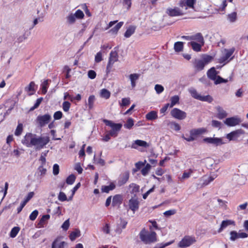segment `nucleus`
<instances>
[{
  "label": "nucleus",
  "instance_id": "1",
  "mask_svg": "<svg viewBox=\"0 0 248 248\" xmlns=\"http://www.w3.org/2000/svg\"><path fill=\"white\" fill-rule=\"evenodd\" d=\"M140 238L145 244H150L157 241L156 233L152 231L149 232L143 228L139 233Z\"/></svg>",
  "mask_w": 248,
  "mask_h": 248
},
{
  "label": "nucleus",
  "instance_id": "2",
  "mask_svg": "<svg viewBox=\"0 0 248 248\" xmlns=\"http://www.w3.org/2000/svg\"><path fill=\"white\" fill-rule=\"evenodd\" d=\"M50 141L48 136H38L34 134L32 146H34L36 150L43 148Z\"/></svg>",
  "mask_w": 248,
  "mask_h": 248
},
{
  "label": "nucleus",
  "instance_id": "3",
  "mask_svg": "<svg viewBox=\"0 0 248 248\" xmlns=\"http://www.w3.org/2000/svg\"><path fill=\"white\" fill-rule=\"evenodd\" d=\"M103 122L107 125L111 127V130L109 131L110 136L114 137H117L118 135V132L121 130L122 127V124H115L112 121L107 119H104Z\"/></svg>",
  "mask_w": 248,
  "mask_h": 248
},
{
  "label": "nucleus",
  "instance_id": "4",
  "mask_svg": "<svg viewBox=\"0 0 248 248\" xmlns=\"http://www.w3.org/2000/svg\"><path fill=\"white\" fill-rule=\"evenodd\" d=\"M196 242L194 237L185 236L178 243V247L180 248H186L194 244Z\"/></svg>",
  "mask_w": 248,
  "mask_h": 248
},
{
  "label": "nucleus",
  "instance_id": "5",
  "mask_svg": "<svg viewBox=\"0 0 248 248\" xmlns=\"http://www.w3.org/2000/svg\"><path fill=\"white\" fill-rule=\"evenodd\" d=\"M170 115L174 118L182 120L187 116L186 113L178 108H174L170 111Z\"/></svg>",
  "mask_w": 248,
  "mask_h": 248
},
{
  "label": "nucleus",
  "instance_id": "6",
  "mask_svg": "<svg viewBox=\"0 0 248 248\" xmlns=\"http://www.w3.org/2000/svg\"><path fill=\"white\" fill-rule=\"evenodd\" d=\"M51 119V116L49 114L43 115H39L36 119V121L41 127L45 126L48 124Z\"/></svg>",
  "mask_w": 248,
  "mask_h": 248
},
{
  "label": "nucleus",
  "instance_id": "7",
  "mask_svg": "<svg viewBox=\"0 0 248 248\" xmlns=\"http://www.w3.org/2000/svg\"><path fill=\"white\" fill-rule=\"evenodd\" d=\"M235 51V48L232 47L230 49H224L221 57L222 62H225L226 61H231L232 59L233 55Z\"/></svg>",
  "mask_w": 248,
  "mask_h": 248
},
{
  "label": "nucleus",
  "instance_id": "8",
  "mask_svg": "<svg viewBox=\"0 0 248 248\" xmlns=\"http://www.w3.org/2000/svg\"><path fill=\"white\" fill-rule=\"evenodd\" d=\"M244 134L245 131L243 129H239L227 134L226 138L228 139L229 141L236 140L240 135Z\"/></svg>",
  "mask_w": 248,
  "mask_h": 248
},
{
  "label": "nucleus",
  "instance_id": "9",
  "mask_svg": "<svg viewBox=\"0 0 248 248\" xmlns=\"http://www.w3.org/2000/svg\"><path fill=\"white\" fill-rule=\"evenodd\" d=\"M35 134L31 133H27L24 136V138L22 140L21 142L24 145H25L28 147H32V143Z\"/></svg>",
  "mask_w": 248,
  "mask_h": 248
},
{
  "label": "nucleus",
  "instance_id": "10",
  "mask_svg": "<svg viewBox=\"0 0 248 248\" xmlns=\"http://www.w3.org/2000/svg\"><path fill=\"white\" fill-rule=\"evenodd\" d=\"M203 141L208 143L214 144L216 146H219L226 143L224 142L222 138H205L203 139Z\"/></svg>",
  "mask_w": 248,
  "mask_h": 248
},
{
  "label": "nucleus",
  "instance_id": "11",
  "mask_svg": "<svg viewBox=\"0 0 248 248\" xmlns=\"http://www.w3.org/2000/svg\"><path fill=\"white\" fill-rule=\"evenodd\" d=\"M242 122L240 118L236 117L227 118L224 121V124L229 126H234L239 124Z\"/></svg>",
  "mask_w": 248,
  "mask_h": 248
},
{
  "label": "nucleus",
  "instance_id": "12",
  "mask_svg": "<svg viewBox=\"0 0 248 248\" xmlns=\"http://www.w3.org/2000/svg\"><path fill=\"white\" fill-rule=\"evenodd\" d=\"M166 13L170 16H177L184 15L183 12L178 7L169 8L167 9Z\"/></svg>",
  "mask_w": 248,
  "mask_h": 248
},
{
  "label": "nucleus",
  "instance_id": "13",
  "mask_svg": "<svg viewBox=\"0 0 248 248\" xmlns=\"http://www.w3.org/2000/svg\"><path fill=\"white\" fill-rule=\"evenodd\" d=\"M139 202L137 198H132L129 200V207L133 213L139 208Z\"/></svg>",
  "mask_w": 248,
  "mask_h": 248
},
{
  "label": "nucleus",
  "instance_id": "14",
  "mask_svg": "<svg viewBox=\"0 0 248 248\" xmlns=\"http://www.w3.org/2000/svg\"><path fill=\"white\" fill-rule=\"evenodd\" d=\"M34 195V193L33 192H30L28 194L24 201L21 203L20 206L17 208V211L18 213H20L22 211L23 208L25 206L26 203L33 197Z\"/></svg>",
  "mask_w": 248,
  "mask_h": 248
},
{
  "label": "nucleus",
  "instance_id": "15",
  "mask_svg": "<svg viewBox=\"0 0 248 248\" xmlns=\"http://www.w3.org/2000/svg\"><path fill=\"white\" fill-rule=\"evenodd\" d=\"M138 146L147 148L149 146V144L145 141L140 140H135L134 142L132 143L131 145V148L133 149H137L138 148Z\"/></svg>",
  "mask_w": 248,
  "mask_h": 248
},
{
  "label": "nucleus",
  "instance_id": "16",
  "mask_svg": "<svg viewBox=\"0 0 248 248\" xmlns=\"http://www.w3.org/2000/svg\"><path fill=\"white\" fill-rule=\"evenodd\" d=\"M118 47H115L110 53L108 62H116L118 61Z\"/></svg>",
  "mask_w": 248,
  "mask_h": 248
},
{
  "label": "nucleus",
  "instance_id": "17",
  "mask_svg": "<svg viewBox=\"0 0 248 248\" xmlns=\"http://www.w3.org/2000/svg\"><path fill=\"white\" fill-rule=\"evenodd\" d=\"M129 174L128 172H125L122 176L119 178L118 181V185L121 186L125 184L129 179Z\"/></svg>",
  "mask_w": 248,
  "mask_h": 248
},
{
  "label": "nucleus",
  "instance_id": "18",
  "mask_svg": "<svg viewBox=\"0 0 248 248\" xmlns=\"http://www.w3.org/2000/svg\"><path fill=\"white\" fill-rule=\"evenodd\" d=\"M120 223L118 224L117 228L115 230V232L119 234H120L122 232V229H124L127 224V221L124 220L123 218H120Z\"/></svg>",
  "mask_w": 248,
  "mask_h": 248
},
{
  "label": "nucleus",
  "instance_id": "19",
  "mask_svg": "<svg viewBox=\"0 0 248 248\" xmlns=\"http://www.w3.org/2000/svg\"><path fill=\"white\" fill-rule=\"evenodd\" d=\"M231 225H235V222L234 221L232 220H225L222 221L221 224L220 225V227L218 230V232H220L222 231V230L226 228L228 226Z\"/></svg>",
  "mask_w": 248,
  "mask_h": 248
},
{
  "label": "nucleus",
  "instance_id": "20",
  "mask_svg": "<svg viewBox=\"0 0 248 248\" xmlns=\"http://www.w3.org/2000/svg\"><path fill=\"white\" fill-rule=\"evenodd\" d=\"M217 73L215 67H213L211 68L207 73L208 78L211 80L215 81L217 76Z\"/></svg>",
  "mask_w": 248,
  "mask_h": 248
},
{
  "label": "nucleus",
  "instance_id": "21",
  "mask_svg": "<svg viewBox=\"0 0 248 248\" xmlns=\"http://www.w3.org/2000/svg\"><path fill=\"white\" fill-rule=\"evenodd\" d=\"M192 40L196 41L198 43L202 44V45H203L204 44L203 37L200 32L197 33L192 35Z\"/></svg>",
  "mask_w": 248,
  "mask_h": 248
},
{
  "label": "nucleus",
  "instance_id": "22",
  "mask_svg": "<svg viewBox=\"0 0 248 248\" xmlns=\"http://www.w3.org/2000/svg\"><path fill=\"white\" fill-rule=\"evenodd\" d=\"M216 109L217 111V117L219 119H223L227 116V112L220 107L217 106Z\"/></svg>",
  "mask_w": 248,
  "mask_h": 248
},
{
  "label": "nucleus",
  "instance_id": "23",
  "mask_svg": "<svg viewBox=\"0 0 248 248\" xmlns=\"http://www.w3.org/2000/svg\"><path fill=\"white\" fill-rule=\"evenodd\" d=\"M206 131V130L204 128L193 129L190 130V135L194 136H197L205 133Z\"/></svg>",
  "mask_w": 248,
  "mask_h": 248
},
{
  "label": "nucleus",
  "instance_id": "24",
  "mask_svg": "<svg viewBox=\"0 0 248 248\" xmlns=\"http://www.w3.org/2000/svg\"><path fill=\"white\" fill-rule=\"evenodd\" d=\"M136 29V27L135 26L131 25L128 27L124 34V37L126 38L130 37L135 32Z\"/></svg>",
  "mask_w": 248,
  "mask_h": 248
},
{
  "label": "nucleus",
  "instance_id": "25",
  "mask_svg": "<svg viewBox=\"0 0 248 248\" xmlns=\"http://www.w3.org/2000/svg\"><path fill=\"white\" fill-rule=\"evenodd\" d=\"M35 86V83L34 82L31 81L29 85L26 87L25 90L26 92H28L29 95H31L34 94L35 90L34 87Z\"/></svg>",
  "mask_w": 248,
  "mask_h": 248
},
{
  "label": "nucleus",
  "instance_id": "26",
  "mask_svg": "<svg viewBox=\"0 0 248 248\" xmlns=\"http://www.w3.org/2000/svg\"><path fill=\"white\" fill-rule=\"evenodd\" d=\"M66 243L64 241H61L56 239L52 244V248H64V245Z\"/></svg>",
  "mask_w": 248,
  "mask_h": 248
},
{
  "label": "nucleus",
  "instance_id": "27",
  "mask_svg": "<svg viewBox=\"0 0 248 248\" xmlns=\"http://www.w3.org/2000/svg\"><path fill=\"white\" fill-rule=\"evenodd\" d=\"M188 44L192 47L193 50L196 52L200 51L201 50L202 46H203L202 45V44L197 43L194 41H191L189 42Z\"/></svg>",
  "mask_w": 248,
  "mask_h": 248
},
{
  "label": "nucleus",
  "instance_id": "28",
  "mask_svg": "<svg viewBox=\"0 0 248 248\" xmlns=\"http://www.w3.org/2000/svg\"><path fill=\"white\" fill-rule=\"evenodd\" d=\"M51 82L50 79L45 80L41 84V90L43 94H45L47 90V88L49 86V83Z\"/></svg>",
  "mask_w": 248,
  "mask_h": 248
},
{
  "label": "nucleus",
  "instance_id": "29",
  "mask_svg": "<svg viewBox=\"0 0 248 248\" xmlns=\"http://www.w3.org/2000/svg\"><path fill=\"white\" fill-rule=\"evenodd\" d=\"M122 197L120 195H115L112 199V205L115 206L117 205H120L122 203Z\"/></svg>",
  "mask_w": 248,
  "mask_h": 248
},
{
  "label": "nucleus",
  "instance_id": "30",
  "mask_svg": "<svg viewBox=\"0 0 248 248\" xmlns=\"http://www.w3.org/2000/svg\"><path fill=\"white\" fill-rule=\"evenodd\" d=\"M124 24V22L121 21L118 23L113 28L111 29L109 32L113 34H116L120 29L122 27Z\"/></svg>",
  "mask_w": 248,
  "mask_h": 248
},
{
  "label": "nucleus",
  "instance_id": "31",
  "mask_svg": "<svg viewBox=\"0 0 248 248\" xmlns=\"http://www.w3.org/2000/svg\"><path fill=\"white\" fill-rule=\"evenodd\" d=\"M184 48V43L183 42H176L174 44V49L176 52H180L183 51Z\"/></svg>",
  "mask_w": 248,
  "mask_h": 248
},
{
  "label": "nucleus",
  "instance_id": "32",
  "mask_svg": "<svg viewBox=\"0 0 248 248\" xmlns=\"http://www.w3.org/2000/svg\"><path fill=\"white\" fill-rule=\"evenodd\" d=\"M140 76V75L138 74H132L129 75L131 86L133 88L135 87L136 81L139 79Z\"/></svg>",
  "mask_w": 248,
  "mask_h": 248
},
{
  "label": "nucleus",
  "instance_id": "33",
  "mask_svg": "<svg viewBox=\"0 0 248 248\" xmlns=\"http://www.w3.org/2000/svg\"><path fill=\"white\" fill-rule=\"evenodd\" d=\"M167 124L171 129H173L176 131H179L181 129V126L180 125L175 122L168 121Z\"/></svg>",
  "mask_w": 248,
  "mask_h": 248
},
{
  "label": "nucleus",
  "instance_id": "34",
  "mask_svg": "<svg viewBox=\"0 0 248 248\" xmlns=\"http://www.w3.org/2000/svg\"><path fill=\"white\" fill-rule=\"evenodd\" d=\"M115 188V185L111 183L109 186H103L101 187L102 192L108 193L110 190H112Z\"/></svg>",
  "mask_w": 248,
  "mask_h": 248
},
{
  "label": "nucleus",
  "instance_id": "35",
  "mask_svg": "<svg viewBox=\"0 0 248 248\" xmlns=\"http://www.w3.org/2000/svg\"><path fill=\"white\" fill-rule=\"evenodd\" d=\"M146 119L148 120H154L157 118V112L155 111H151L148 113L145 116Z\"/></svg>",
  "mask_w": 248,
  "mask_h": 248
},
{
  "label": "nucleus",
  "instance_id": "36",
  "mask_svg": "<svg viewBox=\"0 0 248 248\" xmlns=\"http://www.w3.org/2000/svg\"><path fill=\"white\" fill-rule=\"evenodd\" d=\"M214 60V56L208 54H203L202 57V60L198 62H211Z\"/></svg>",
  "mask_w": 248,
  "mask_h": 248
},
{
  "label": "nucleus",
  "instance_id": "37",
  "mask_svg": "<svg viewBox=\"0 0 248 248\" xmlns=\"http://www.w3.org/2000/svg\"><path fill=\"white\" fill-rule=\"evenodd\" d=\"M80 235V232L78 229H76L72 232L69 235V238L71 241L75 240L77 237Z\"/></svg>",
  "mask_w": 248,
  "mask_h": 248
},
{
  "label": "nucleus",
  "instance_id": "38",
  "mask_svg": "<svg viewBox=\"0 0 248 248\" xmlns=\"http://www.w3.org/2000/svg\"><path fill=\"white\" fill-rule=\"evenodd\" d=\"M50 218V215H45L42 216L41 218L40 219L38 224V226L39 228H43L44 227V224L45 222V221L46 220H48Z\"/></svg>",
  "mask_w": 248,
  "mask_h": 248
},
{
  "label": "nucleus",
  "instance_id": "39",
  "mask_svg": "<svg viewBox=\"0 0 248 248\" xmlns=\"http://www.w3.org/2000/svg\"><path fill=\"white\" fill-rule=\"evenodd\" d=\"M179 97L178 95H174L170 98V108H172L175 105L179 103Z\"/></svg>",
  "mask_w": 248,
  "mask_h": 248
},
{
  "label": "nucleus",
  "instance_id": "40",
  "mask_svg": "<svg viewBox=\"0 0 248 248\" xmlns=\"http://www.w3.org/2000/svg\"><path fill=\"white\" fill-rule=\"evenodd\" d=\"M199 100L211 103L213 100V98L210 95H207L206 96L201 95L200 97H199Z\"/></svg>",
  "mask_w": 248,
  "mask_h": 248
},
{
  "label": "nucleus",
  "instance_id": "41",
  "mask_svg": "<svg viewBox=\"0 0 248 248\" xmlns=\"http://www.w3.org/2000/svg\"><path fill=\"white\" fill-rule=\"evenodd\" d=\"M134 125V120L131 118H129L126 124H124V126L125 128L128 129H130L132 128V126Z\"/></svg>",
  "mask_w": 248,
  "mask_h": 248
},
{
  "label": "nucleus",
  "instance_id": "42",
  "mask_svg": "<svg viewBox=\"0 0 248 248\" xmlns=\"http://www.w3.org/2000/svg\"><path fill=\"white\" fill-rule=\"evenodd\" d=\"M189 92L190 93L191 96L196 99H198L199 100V97H200V96L201 95L199 94L197 91L194 89V88H190L189 89Z\"/></svg>",
  "mask_w": 248,
  "mask_h": 248
},
{
  "label": "nucleus",
  "instance_id": "43",
  "mask_svg": "<svg viewBox=\"0 0 248 248\" xmlns=\"http://www.w3.org/2000/svg\"><path fill=\"white\" fill-rule=\"evenodd\" d=\"M23 131V124L21 123L18 124L16 129L15 135L16 136H20Z\"/></svg>",
  "mask_w": 248,
  "mask_h": 248
},
{
  "label": "nucleus",
  "instance_id": "44",
  "mask_svg": "<svg viewBox=\"0 0 248 248\" xmlns=\"http://www.w3.org/2000/svg\"><path fill=\"white\" fill-rule=\"evenodd\" d=\"M76 180V176L74 174H72L68 176L66 179V183L68 185H72Z\"/></svg>",
  "mask_w": 248,
  "mask_h": 248
},
{
  "label": "nucleus",
  "instance_id": "45",
  "mask_svg": "<svg viewBox=\"0 0 248 248\" xmlns=\"http://www.w3.org/2000/svg\"><path fill=\"white\" fill-rule=\"evenodd\" d=\"M20 230V228L18 227H14L13 228H12V230L11 231L10 236L12 238L15 237L17 234L18 233V232Z\"/></svg>",
  "mask_w": 248,
  "mask_h": 248
},
{
  "label": "nucleus",
  "instance_id": "46",
  "mask_svg": "<svg viewBox=\"0 0 248 248\" xmlns=\"http://www.w3.org/2000/svg\"><path fill=\"white\" fill-rule=\"evenodd\" d=\"M110 95V92L106 89H103L101 91V96L102 97L108 99Z\"/></svg>",
  "mask_w": 248,
  "mask_h": 248
},
{
  "label": "nucleus",
  "instance_id": "47",
  "mask_svg": "<svg viewBox=\"0 0 248 248\" xmlns=\"http://www.w3.org/2000/svg\"><path fill=\"white\" fill-rule=\"evenodd\" d=\"M151 166L149 164H147L146 166L141 170V174L143 176H146L149 172Z\"/></svg>",
  "mask_w": 248,
  "mask_h": 248
},
{
  "label": "nucleus",
  "instance_id": "48",
  "mask_svg": "<svg viewBox=\"0 0 248 248\" xmlns=\"http://www.w3.org/2000/svg\"><path fill=\"white\" fill-rule=\"evenodd\" d=\"M230 240L232 241H235L238 238V232L235 231H232L230 232Z\"/></svg>",
  "mask_w": 248,
  "mask_h": 248
},
{
  "label": "nucleus",
  "instance_id": "49",
  "mask_svg": "<svg viewBox=\"0 0 248 248\" xmlns=\"http://www.w3.org/2000/svg\"><path fill=\"white\" fill-rule=\"evenodd\" d=\"M43 98V97H40L39 98H38L37 100L36 101L35 103L34 104V106L31 108L30 109V111H33L35 108H37L41 104V102L42 101Z\"/></svg>",
  "mask_w": 248,
  "mask_h": 248
},
{
  "label": "nucleus",
  "instance_id": "50",
  "mask_svg": "<svg viewBox=\"0 0 248 248\" xmlns=\"http://www.w3.org/2000/svg\"><path fill=\"white\" fill-rule=\"evenodd\" d=\"M74 16L76 18L78 19H83L84 16L83 12L79 9H78L76 11Z\"/></svg>",
  "mask_w": 248,
  "mask_h": 248
},
{
  "label": "nucleus",
  "instance_id": "51",
  "mask_svg": "<svg viewBox=\"0 0 248 248\" xmlns=\"http://www.w3.org/2000/svg\"><path fill=\"white\" fill-rule=\"evenodd\" d=\"M228 18L230 22H234L237 18V13L236 12H232L228 15Z\"/></svg>",
  "mask_w": 248,
  "mask_h": 248
},
{
  "label": "nucleus",
  "instance_id": "52",
  "mask_svg": "<svg viewBox=\"0 0 248 248\" xmlns=\"http://www.w3.org/2000/svg\"><path fill=\"white\" fill-rule=\"evenodd\" d=\"M95 100V96L93 95H90L88 98V106L89 109L93 108V103Z\"/></svg>",
  "mask_w": 248,
  "mask_h": 248
},
{
  "label": "nucleus",
  "instance_id": "53",
  "mask_svg": "<svg viewBox=\"0 0 248 248\" xmlns=\"http://www.w3.org/2000/svg\"><path fill=\"white\" fill-rule=\"evenodd\" d=\"M58 198L61 202H64L67 200L66 195L63 192H60L59 193Z\"/></svg>",
  "mask_w": 248,
  "mask_h": 248
},
{
  "label": "nucleus",
  "instance_id": "54",
  "mask_svg": "<svg viewBox=\"0 0 248 248\" xmlns=\"http://www.w3.org/2000/svg\"><path fill=\"white\" fill-rule=\"evenodd\" d=\"M206 63H196L194 67L197 71H200L203 69L205 64Z\"/></svg>",
  "mask_w": 248,
  "mask_h": 248
},
{
  "label": "nucleus",
  "instance_id": "55",
  "mask_svg": "<svg viewBox=\"0 0 248 248\" xmlns=\"http://www.w3.org/2000/svg\"><path fill=\"white\" fill-rule=\"evenodd\" d=\"M48 151H46L45 153H42L41 154L40 160L41 161V164L42 165H44L46 162V156L47 154L48 153Z\"/></svg>",
  "mask_w": 248,
  "mask_h": 248
},
{
  "label": "nucleus",
  "instance_id": "56",
  "mask_svg": "<svg viewBox=\"0 0 248 248\" xmlns=\"http://www.w3.org/2000/svg\"><path fill=\"white\" fill-rule=\"evenodd\" d=\"M130 103L129 98H124L122 100V103L120 104L121 107H125L129 105Z\"/></svg>",
  "mask_w": 248,
  "mask_h": 248
},
{
  "label": "nucleus",
  "instance_id": "57",
  "mask_svg": "<svg viewBox=\"0 0 248 248\" xmlns=\"http://www.w3.org/2000/svg\"><path fill=\"white\" fill-rule=\"evenodd\" d=\"M228 81L227 79H225L218 76L216 80L215 81V84L217 85L221 83H226Z\"/></svg>",
  "mask_w": 248,
  "mask_h": 248
},
{
  "label": "nucleus",
  "instance_id": "58",
  "mask_svg": "<svg viewBox=\"0 0 248 248\" xmlns=\"http://www.w3.org/2000/svg\"><path fill=\"white\" fill-rule=\"evenodd\" d=\"M67 20L69 24H73L76 21V17L74 15L71 14L67 17Z\"/></svg>",
  "mask_w": 248,
  "mask_h": 248
},
{
  "label": "nucleus",
  "instance_id": "59",
  "mask_svg": "<svg viewBox=\"0 0 248 248\" xmlns=\"http://www.w3.org/2000/svg\"><path fill=\"white\" fill-rule=\"evenodd\" d=\"M71 104L68 101H64L62 103V108L65 112H67L70 107Z\"/></svg>",
  "mask_w": 248,
  "mask_h": 248
},
{
  "label": "nucleus",
  "instance_id": "60",
  "mask_svg": "<svg viewBox=\"0 0 248 248\" xmlns=\"http://www.w3.org/2000/svg\"><path fill=\"white\" fill-rule=\"evenodd\" d=\"M193 172V170L191 169H189L188 171H184L183 174L182 178L183 179H187V178H189L190 177V175H191V174Z\"/></svg>",
  "mask_w": 248,
  "mask_h": 248
},
{
  "label": "nucleus",
  "instance_id": "61",
  "mask_svg": "<svg viewBox=\"0 0 248 248\" xmlns=\"http://www.w3.org/2000/svg\"><path fill=\"white\" fill-rule=\"evenodd\" d=\"M196 0H186V6L190 8H193Z\"/></svg>",
  "mask_w": 248,
  "mask_h": 248
},
{
  "label": "nucleus",
  "instance_id": "62",
  "mask_svg": "<svg viewBox=\"0 0 248 248\" xmlns=\"http://www.w3.org/2000/svg\"><path fill=\"white\" fill-rule=\"evenodd\" d=\"M38 215V211L37 210H34L30 215V219L33 221L34 220Z\"/></svg>",
  "mask_w": 248,
  "mask_h": 248
},
{
  "label": "nucleus",
  "instance_id": "63",
  "mask_svg": "<svg viewBox=\"0 0 248 248\" xmlns=\"http://www.w3.org/2000/svg\"><path fill=\"white\" fill-rule=\"evenodd\" d=\"M155 89L157 93L160 94L164 91V87L159 84H156L155 85Z\"/></svg>",
  "mask_w": 248,
  "mask_h": 248
},
{
  "label": "nucleus",
  "instance_id": "64",
  "mask_svg": "<svg viewBox=\"0 0 248 248\" xmlns=\"http://www.w3.org/2000/svg\"><path fill=\"white\" fill-rule=\"evenodd\" d=\"M54 120H60L62 117V113L61 111H57L55 112L53 115Z\"/></svg>",
  "mask_w": 248,
  "mask_h": 248
}]
</instances>
